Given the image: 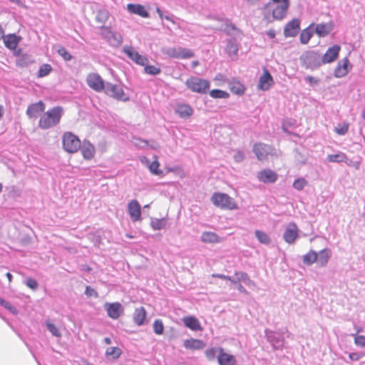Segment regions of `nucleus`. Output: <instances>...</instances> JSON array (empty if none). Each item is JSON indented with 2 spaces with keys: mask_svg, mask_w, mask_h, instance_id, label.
Returning <instances> with one entry per match:
<instances>
[{
  "mask_svg": "<svg viewBox=\"0 0 365 365\" xmlns=\"http://www.w3.org/2000/svg\"><path fill=\"white\" fill-rule=\"evenodd\" d=\"M289 6V3L287 2L284 4H265L262 8L264 19L268 23H271L274 20L279 21L283 19L286 16Z\"/></svg>",
  "mask_w": 365,
  "mask_h": 365,
  "instance_id": "obj_1",
  "label": "nucleus"
},
{
  "mask_svg": "<svg viewBox=\"0 0 365 365\" xmlns=\"http://www.w3.org/2000/svg\"><path fill=\"white\" fill-rule=\"evenodd\" d=\"M63 113L62 107H53L41 115L38 122V127L46 130L56 126L60 122Z\"/></svg>",
  "mask_w": 365,
  "mask_h": 365,
  "instance_id": "obj_2",
  "label": "nucleus"
},
{
  "mask_svg": "<svg viewBox=\"0 0 365 365\" xmlns=\"http://www.w3.org/2000/svg\"><path fill=\"white\" fill-rule=\"evenodd\" d=\"M301 66L312 71L319 68L322 64V54L318 51L308 50L299 56Z\"/></svg>",
  "mask_w": 365,
  "mask_h": 365,
  "instance_id": "obj_3",
  "label": "nucleus"
},
{
  "mask_svg": "<svg viewBox=\"0 0 365 365\" xmlns=\"http://www.w3.org/2000/svg\"><path fill=\"white\" fill-rule=\"evenodd\" d=\"M185 85L192 92L201 94L207 93L210 86V81L196 76L187 78Z\"/></svg>",
  "mask_w": 365,
  "mask_h": 365,
  "instance_id": "obj_4",
  "label": "nucleus"
},
{
  "mask_svg": "<svg viewBox=\"0 0 365 365\" xmlns=\"http://www.w3.org/2000/svg\"><path fill=\"white\" fill-rule=\"evenodd\" d=\"M211 200L216 207L222 209L232 210L237 208L234 200L225 193L215 192Z\"/></svg>",
  "mask_w": 365,
  "mask_h": 365,
  "instance_id": "obj_5",
  "label": "nucleus"
},
{
  "mask_svg": "<svg viewBox=\"0 0 365 365\" xmlns=\"http://www.w3.org/2000/svg\"><path fill=\"white\" fill-rule=\"evenodd\" d=\"M63 148L69 153H76L81 148V140L71 132H66L62 137Z\"/></svg>",
  "mask_w": 365,
  "mask_h": 365,
  "instance_id": "obj_6",
  "label": "nucleus"
},
{
  "mask_svg": "<svg viewBox=\"0 0 365 365\" xmlns=\"http://www.w3.org/2000/svg\"><path fill=\"white\" fill-rule=\"evenodd\" d=\"M103 91L109 97L118 101L125 102L129 100V97L125 93L122 87L118 85L106 82L105 89Z\"/></svg>",
  "mask_w": 365,
  "mask_h": 365,
  "instance_id": "obj_7",
  "label": "nucleus"
},
{
  "mask_svg": "<svg viewBox=\"0 0 365 365\" xmlns=\"http://www.w3.org/2000/svg\"><path fill=\"white\" fill-rule=\"evenodd\" d=\"M86 82L88 86L96 92H102L105 89L106 83L98 73H89Z\"/></svg>",
  "mask_w": 365,
  "mask_h": 365,
  "instance_id": "obj_8",
  "label": "nucleus"
},
{
  "mask_svg": "<svg viewBox=\"0 0 365 365\" xmlns=\"http://www.w3.org/2000/svg\"><path fill=\"white\" fill-rule=\"evenodd\" d=\"M265 336L274 349H282L284 346V337L279 334L269 329H265Z\"/></svg>",
  "mask_w": 365,
  "mask_h": 365,
  "instance_id": "obj_9",
  "label": "nucleus"
},
{
  "mask_svg": "<svg viewBox=\"0 0 365 365\" xmlns=\"http://www.w3.org/2000/svg\"><path fill=\"white\" fill-rule=\"evenodd\" d=\"M223 24L219 27L218 30L222 31L226 33L227 36L232 37H236L237 38L240 37L241 32L235 24L228 19L223 20Z\"/></svg>",
  "mask_w": 365,
  "mask_h": 365,
  "instance_id": "obj_10",
  "label": "nucleus"
},
{
  "mask_svg": "<svg viewBox=\"0 0 365 365\" xmlns=\"http://www.w3.org/2000/svg\"><path fill=\"white\" fill-rule=\"evenodd\" d=\"M340 49V46L337 44L329 47L326 53L323 56L322 55V64L330 63L334 61L339 57Z\"/></svg>",
  "mask_w": 365,
  "mask_h": 365,
  "instance_id": "obj_11",
  "label": "nucleus"
},
{
  "mask_svg": "<svg viewBox=\"0 0 365 365\" xmlns=\"http://www.w3.org/2000/svg\"><path fill=\"white\" fill-rule=\"evenodd\" d=\"M104 307L108 316L113 319H117L123 312V307L119 302H106Z\"/></svg>",
  "mask_w": 365,
  "mask_h": 365,
  "instance_id": "obj_12",
  "label": "nucleus"
},
{
  "mask_svg": "<svg viewBox=\"0 0 365 365\" xmlns=\"http://www.w3.org/2000/svg\"><path fill=\"white\" fill-rule=\"evenodd\" d=\"M128 212L133 222L141 220V206L136 200H132L128 203Z\"/></svg>",
  "mask_w": 365,
  "mask_h": 365,
  "instance_id": "obj_13",
  "label": "nucleus"
},
{
  "mask_svg": "<svg viewBox=\"0 0 365 365\" xmlns=\"http://www.w3.org/2000/svg\"><path fill=\"white\" fill-rule=\"evenodd\" d=\"M300 29V21L298 19H293L284 26V35L285 37L296 36Z\"/></svg>",
  "mask_w": 365,
  "mask_h": 365,
  "instance_id": "obj_14",
  "label": "nucleus"
},
{
  "mask_svg": "<svg viewBox=\"0 0 365 365\" xmlns=\"http://www.w3.org/2000/svg\"><path fill=\"white\" fill-rule=\"evenodd\" d=\"M123 51L132 61L138 65L145 66L148 62L145 56L140 55L138 52L135 51L133 47H125Z\"/></svg>",
  "mask_w": 365,
  "mask_h": 365,
  "instance_id": "obj_15",
  "label": "nucleus"
},
{
  "mask_svg": "<svg viewBox=\"0 0 365 365\" xmlns=\"http://www.w3.org/2000/svg\"><path fill=\"white\" fill-rule=\"evenodd\" d=\"M45 110V104L43 101H39L37 103L29 105L26 110V115L29 118H36L40 113Z\"/></svg>",
  "mask_w": 365,
  "mask_h": 365,
  "instance_id": "obj_16",
  "label": "nucleus"
},
{
  "mask_svg": "<svg viewBox=\"0 0 365 365\" xmlns=\"http://www.w3.org/2000/svg\"><path fill=\"white\" fill-rule=\"evenodd\" d=\"M297 237V226L294 223L289 224L283 234V238L284 241L288 244H292L295 242Z\"/></svg>",
  "mask_w": 365,
  "mask_h": 365,
  "instance_id": "obj_17",
  "label": "nucleus"
},
{
  "mask_svg": "<svg viewBox=\"0 0 365 365\" xmlns=\"http://www.w3.org/2000/svg\"><path fill=\"white\" fill-rule=\"evenodd\" d=\"M257 178L264 183H274L277 180V175L271 170L264 169L257 173Z\"/></svg>",
  "mask_w": 365,
  "mask_h": 365,
  "instance_id": "obj_18",
  "label": "nucleus"
},
{
  "mask_svg": "<svg viewBox=\"0 0 365 365\" xmlns=\"http://www.w3.org/2000/svg\"><path fill=\"white\" fill-rule=\"evenodd\" d=\"M217 359L219 365H236L237 364L235 357L225 352L224 349H220Z\"/></svg>",
  "mask_w": 365,
  "mask_h": 365,
  "instance_id": "obj_19",
  "label": "nucleus"
},
{
  "mask_svg": "<svg viewBox=\"0 0 365 365\" xmlns=\"http://www.w3.org/2000/svg\"><path fill=\"white\" fill-rule=\"evenodd\" d=\"M273 83L274 80L272 75L267 69H264L263 74L259 80V88L262 91H267Z\"/></svg>",
  "mask_w": 365,
  "mask_h": 365,
  "instance_id": "obj_20",
  "label": "nucleus"
},
{
  "mask_svg": "<svg viewBox=\"0 0 365 365\" xmlns=\"http://www.w3.org/2000/svg\"><path fill=\"white\" fill-rule=\"evenodd\" d=\"M175 112L182 118H188L193 114V109L187 103H179L175 106Z\"/></svg>",
  "mask_w": 365,
  "mask_h": 365,
  "instance_id": "obj_21",
  "label": "nucleus"
},
{
  "mask_svg": "<svg viewBox=\"0 0 365 365\" xmlns=\"http://www.w3.org/2000/svg\"><path fill=\"white\" fill-rule=\"evenodd\" d=\"M349 65V61L348 58H344L341 61H339L334 69V76L336 78H342L349 73L348 66Z\"/></svg>",
  "mask_w": 365,
  "mask_h": 365,
  "instance_id": "obj_22",
  "label": "nucleus"
},
{
  "mask_svg": "<svg viewBox=\"0 0 365 365\" xmlns=\"http://www.w3.org/2000/svg\"><path fill=\"white\" fill-rule=\"evenodd\" d=\"M127 9L130 14H137L143 18H149L150 14L141 4H128Z\"/></svg>",
  "mask_w": 365,
  "mask_h": 365,
  "instance_id": "obj_23",
  "label": "nucleus"
},
{
  "mask_svg": "<svg viewBox=\"0 0 365 365\" xmlns=\"http://www.w3.org/2000/svg\"><path fill=\"white\" fill-rule=\"evenodd\" d=\"M21 40V37L15 34L6 35L3 39L5 46L10 50L16 49Z\"/></svg>",
  "mask_w": 365,
  "mask_h": 365,
  "instance_id": "obj_24",
  "label": "nucleus"
},
{
  "mask_svg": "<svg viewBox=\"0 0 365 365\" xmlns=\"http://www.w3.org/2000/svg\"><path fill=\"white\" fill-rule=\"evenodd\" d=\"M252 150L259 160L265 159L269 154V147L264 143H255Z\"/></svg>",
  "mask_w": 365,
  "mask_h": 365,
  "instance_id": "obj_25",
  "label": "nucleus"
},
{
  "mask_svg": "<svg viewBox=\"0 0 365 365\" xmlns=\"http://www.w3.org/2000/svg\"><path fill=\"white\" fill-rule=\"evenodd\" d=\"M81 151L83 157L86 160H91L93 158L95 153L94 146L88 140H84L83 144H81Z\"/></svg>",
  "mask_w": 365,
  "mask_h": 365,
  "instance_id": "obj_26",
  "label": "nucleus"
},
{
  "mask_svg": "<svg viewBox=\"0 0 365 365\" xmlns=\"http://www.w3.org/2000/svg\"><path fill=\"white\" fill-rule=\"evenodd\" d=\"M327 160L330 163H345L348 165H352V160L349 159L346 155L342 152L336 154L328 155Z\"/></svg>",
  "mask_w": 365,
  "mask_h": 365,
  "instance_id": "obj_27",
  "label": "nucleus"
},
{
  "mask_svg": "<svg viewBox=\"0 0 365 365\" xmlns=\"http://www.w3.org/2000/svg\"><path fill=\"white\" fill-rule=\"evenodd\" d=\"M182 322L185 326L192 331H201L202 329L199 320L195 317H185Z\"/></svg>",
  "mask_w": 365,
  "mask_h": 365,
  "instance_id": "obj_28",
  "label": "nucleus"
},
{
  "mask_svg": "<svg viewBox=\"0 0 365 365\" xmlns=\"http://www.w3.org/2000/svg\"><path fill=\"white\" fill-rule=\"evenodd\" d=\"M183 345L187 349L200 350L205 346V343L202 340L192 338L185 340Z\"/></svg>",
  "mask_w": 365,
  "mask_h": 365,
  "instance_id": "obj_29",
  "label": "nucleus"
},
{
  "mask_svg": "<svg viewBox=\"0 0 365 365\" xmlns=\"http://www.w3.org/2000/svg\"><path fill=\"white\" fill-rule=\"evenodd\" d=\"M333 30L332 23L319 24L316 26L314 32L319 37H325L329 35Z\"/></svg>",
  "mask_w": 365,
  "mask_h": 365,
  "instance_id": "obj_30",
  "label": "nucleus"
},
{
  "mask_svg": "<svg viewBox=\"0 0 365 365\" xmlns=\"http://www.w3.org/2000/svg\"><path fill=\"white\" fill-rule=\"evenodd\" d=\"M330 250L328 249H324L317 253V259L316 262L320 267H324L327 265L330 258Z\"/></svg>",
  "mask_w": 365,
  "mask_h": 365,
  "instance_id": "obj_31",
  "label": "nucleus"
},
{
  "mask_svg": "<svg viewBox=\"0 0 365 365\" xmlns=\"http://www.w3.org/2000/svg\"><path fill=\"white\" fill-rule=\"evenodd\" d=\"M237 41L236 37H232L226 41L225 50L230 56L236 55L238 52Z\"/></svg>",
  "mask_w": 365,
  "mask_h": 365,
  "instance_id": "obj_32",
  "label": "nucleus"
},
{
  "mask_svg": "<svg viewBox=\"0 0 365 365\" xmlns=\"http://www.w3.org/2000/svg\"><path fill=\"white\" fill-rule=\"evenodd\" d=\"M200 238L201 241L205 243H217L220 242V237L213 232H204Z\"/></svg>",
  "mask_w": 365,
  "mask_h": 365,
  "instance_id": "obj_33",
  "label": "nucleus"
},
{
  "mask_svg": "<svg viewBox=\"0 0 365 365\" xmlns=\"http://www.w3.org/2000/svg\"><path fill=\"white\" fill-rule=\"evenodd\" d=\"M34 63V59L31 55L24 53L16 59V66L19 67H27Z\"/></svg>",
  "mask_w": 365,
  "mask_h": 365,
  "instance_id": "obj_34",
  "label": "nucleus"
},
{
  "mask_svg": "<svg viewBox=\"0 0 365 365\" xmlns=\"http://www.w3.org/2000/svg\"><path fill=\"white\" fill-rule=\"evenodd\" d=\"M146 317V312L144 307H141L135 309V313L133 314V320L134 322L140 326L143 324L145 319Z\"/></svg>",
  "mask_w": 365,
  "mask_h": 365,
  "instance_id": "obj_35",
  "label": "nucleus"
},
{
  "mask_svg": "<svg viewBox=\"0 0 365 365\" xmlns=\"http://www.w3.org/2000/svg\"><path fill=\"white\" fill-rule=\"evenodd\" d=\"M167 225L166 218H151L150 226L154 230H161Z\"/></svg>",
  "mask_w": 365,
  "mask_h": 365,
  "instance_id": "obj_36",
  "label": "nucleus"
},
{
  "mask_svg": "<svg viewBox=\"0 0 365 365\" xmlns=\"http://www.w3.org/2000/svg\"><path fill=\"white\" fill-rule=\"evenodd\" d=\"M317 259V252L312 250L303 256V263L307 266L312 265Z\"/></svg>",
  "mask_w": 365,
  "mask_h": 365,
  "instance_id": "obj_37",
  "label": "nucleus"
},
{
  "mask_svg": "<svg viewBox=\"0 0 365 365\" xmlns=\"http://www.w3.org/2000/svg\"><path fill=\"white\" fill-rule=\"evenodd\" d=\"M294 160L299 165H305L307 162V156L299 148H294L293 150Z\"/></svg>",
  "mask_w": 365,
  "mask_h": 365,
  "instance_id": "obj_38",
  "label": "nucleus"
},
{
  "mask_svg": "<svg viewBox=\"0 0 365 365\" xmlns=\"http://www.w3.org/2000/svg\"><path fill=\"white\" fill-rule=\"evenodd\" d=\"M314 24H311L309 27L304 29L300 34L299 39L300 42L302 44H307L309 41L310 38L312 37L314 32L311 31V27Z\"/></svg>",
  "mask_w": 365,
  "mask_h": 365,
  "instance_id": "obj_39",
  "label": "nucleus"
},
{
  "mask_svg": "<svg viewBox=\"0 0 365 365\" xmlns=\"http://www.w3.org/2000/svg\"><path fill=\"white\" fill-rule=\"evenodd\" d=\"M121 349L116 346L108 347L106 350V356L112 359H117L121 355Z\"/></svg>",
  "mask_w": 365,
  "mask_h": 365,
  "instance_id": "obj_40",
  "label": "nucleus"
},
{
  "mask_svg": "<svg viewBox=\"0 0 365 365\" xmlns=\"http://www.w3.org/2000/svg\"><path fill=\"white\" fill-rule=\"evenodd\" d=\"M109 16H110V14L107 10L101 9V10H98L96 14V21L98 23L101 24L102 25H105V24L108 21Z\"/></svg>",
  "mask_w": 365,
  "mask_h": 365,
  "instance_id": "obj_41",
  "label": "nucleus"
},
{
  "mask_svg": "<svg viewBox=\"0 0 365 365\" xmlns=\"http://www.w3.org/2000/svg\"><path fill=\"white\" fill-rule=\"evenodd\" d=\"M255 235L260 243H262L263 245L270 244L271 238L266 232L257 230H255Z\"/></svg>",
  "mask_w": 365,
  "mask_h": 365,
  "instance_id": "obj_42",
  "label": "nucleus"
},
{
  "mask_svg": "<svg viewBox=\"0 0 365 365\" xmlns=\"http://www.w3.org/2000/svg\"><path fill=\"white\" fill-rule=\"evenodd\" d=\"M230 89L235 94L242 95L244 93L245 88L241 83L235 81L230 83Z\"/></svg>",
  "mask_w": 365,
  "mask_h": 365,
  "instance_id": "obj_43",
  "label": "nucleus"
},
{
  "mask_svg": "<svg viewBox=\"0 0 365 365\" xmlns=\"http://www.w3.org/2000/svg\"><path fill=\"white\" fill-rule=\"evenodd\" d=\"M220 349L222 347H212L207 349L205 351V356L208 361H214L217 359V356L219 354Z\"/></svg>",
  "mask_w": 365,
  "mask_h": 365,
  "instance_id": "obj_44",
  "label": "nucleus"
},
{
  "mask_svg": "<svg viewBox=\"0 0 365 365\" xmlns=\"http://www.w3.org/2000/svg\"><path fill=\"white\" fill-rule=\"evenodd\" d=\"M52 71V67L50 64L44 63L41 65L38 69L37 76L43 78L48 76Z\"/></svg>",
  "mask_w": 365,
  "mask_h": 365,
  "instance_id": "obj_45",
  "label": "nucleus"
},
{
  "mask_svg": "<svg viewBox=\"0 0 365 365\" xmlns=\"http://www.w3.org/2000/svg\"><path fill=\"white\" fill-rule=\"evenodd\" d=\"M210 96L213 98H227L230 94L220 89H213L210 91Z\"/></svg>",
  "mask_w": 365,
  "mask_h": 365,
  "instance_id": "obj_46",
  "label": "nucleus"
},
{
  "mask_svg": "<svg viewBox=\"0 0 365 365\" xmlns=\"http://www.w3.org/2000/svg\"><path fill=\"white\" fill-rule=\"evenodd\" d=\"M144 71L145 73L156 76L160 73L161 69L155 66L152 65H145Z\"/></svg>",
  "mask_w": 365,
  "mask_h": 365,
  "instance_id": "obj_47",
  "label": "nucleus"
},
{
  "mask_svg": "<svg viewBox=\"0 0 365 365\" xmlns=\"http://www.w3.org/2000/svg\"><path fill=\"white\" fill-rule=\"evenodd\" d=\"M307 185V181L303 178L296 179L293 182V187L297 190H302Z\"/></svg>",
  "mask_w": 365,
  "mask_h": 365,
  "instance_id": "obj_48",
  "label": "nucleus"
},
{
  "mask_svg": "<svg viewBox=\"0 0 365 365\" xmlns=\"http://www.w3.org/2000/svg\"><path fill=\"white\" fill-rule=\"evenodd\" d=\"M154 332L158 335H161L164 331V325L161 319H156L153 323Z\"/></svg>",
  "mask_w": 365,
  "mask_h": 365,
  "instance_id": "obj_49",
  "label": "nucleus"
},
{
  "mask_svg": "<svg viewBox=\"0 0 365 365\" xmlns=\"http://www.w3.org/2000/svg\"><path fill=\"white\" fill-rule=\"evenodd\" d=\"M160 163L155 160L149 165V170L155 175H160L163 173V171L158 169Z\"/></svg>",
  "mask_w": 365,
  "mask_h": 365,
  "instance_id": "obj_50",
  "label": "nucleus"
},
{
  "mask_svg": "<svg viewBox=\"0 0 365 365\" xmlns=\"http://www.w3.org/2000/svg\"><path fill=\"white\" fill-rule=\"evenodd\" d=\"M99 29L101 31V36L103 38L106 39H110V37L113 36V34L112 33L110 30V27L106 26L105 25H101Z\"/></svg>",
  "mask_w": 365,
  "mask_h": 365,
  "instance_id": "obj_51",
  "label": "nucleus"
},
{
  "mask_svg": "<svg viewBox=\"0 0 365 365\" xmlns=\"http://www.w3.org/2000/svg\"><path fill=\"white\" fill-rule=\"evenodd\" d=\"M194 56L195 53L192 50L180 47V59L190 58L193 57Z\"/></svg>",
  "mask_w": 365,
  "mask_h": 365,
  "instance_id": "obj_52",
  "label": "nucleus"
},
{
  "mask_svg": "<svg viewBox=\"0 0 365 365\" xmlns=\"http://www.w3.org/2000/svg\"><path fill=\"white\" fill-rule=\"evenodd\" d=\"M57 53L66 61H71L73 58L71 54L63 46H59L57 49Z\"/></svg>",
  "mask_w": 365,
  "mask_h": 365,
  "instance_id": "obj_53",
  "label": "nucleus"
},
{
  "mask_svg": "<svg viewBox=\"0 0 365 365\" xmlns=\"http://www.w3.org/2000/svg\"><path fill=\"white\" fill-rule=\"evenodd\" d=\"M166 53L172 58L180 59V47H173L168 48Z\"/></svg>",
  "mask_w": 365,
  "mask_h": 365,
  "instance_id": "obj_54",
  "label": "nucleus"
},
{
  "mask_svg": "<svg viewBox=\"0 0 365 365\" xmlns=\"http://www.w3.org/2000/svg\"><path fill=\"white\" fill-rule=\"evenodd\" d=\"M46 327L48 330L52 334L53 336H61V333L58 328L52 323L47 322Z\"/></svg>",
  "mask_w": 365,
  "mask_h": 365,
  "instance_id": "obj_55",
  "label": "nucleus"
},
{
  "mask_svg": "<svg viewBox=\"0 0 365 365\" xmlns=\"http://www.w3.org/2000/svg\"><path fill=\"white\" fill-rule=\"evenodd\" d=\"M156 11L162 20L165 19L168 21L174 22L172 18V15H170L168 11L164 12L159 7H157Z\"/></svg>",
  "mask_w": 365,
  "mask_h": 365,
  "instance_id": "obj_56",
  "label": "nucleus"
},
{
  "mask_svg": "<svg viewBox=\"0 0 365 365\" xmlns=\"http://www.w3.org/2000/svg\"><path fill=\"white\" fill-rule=\"evenodd\" d=\"M25 284L32 290H36L38 287L37 281L31 277L26 279Z\"/></svg>",
  "mask_w": 365,
  "mask_h": 365,
  "instance_id": "obj_57",
  "label": "nucleus"
},
{
  "mask_svg": "<svg viewBox=\"0 0 365 365\" xmlns=\"http://www.w3.org/2000/svg\"><path fill=\"white\" fill-rule=\"evenodd\" d=\"M354 343L358 346L365 347V336L363 335L356 336L354 338Z\"/></svg>",
  "mask_w": 365,
  "mask_h": 365,
  "instance_id": "obj_58",
  "label": "nucleus"
},
{
  "mask_svg": "<svg viewBox=\"0 0 365 365\" xmlns=\"http://www.w3.org/2000/svg\"><path fill=\"white\" fill-rule=\"evenodd\" d=\"M84 293L87 297H94L96 298L98 297V292L90 286H86Z\"/></svg>",
  "mask_w": 365,
  "mask_h": 365,
  "instance_id": "obj_59",
  "label": "nucleus"
},
{
  "mask_svg": "<svg viewBox=\"0 0 365 365\" xmlns=\"http://www.w3.org/2000/svg\"><path fill=\"white\" fill-rule=\"evenodd\" d=\"M2 307H4L5 309H6L7 310H9L11 313H12L13 314H18V310L16 307H14V306H12L9 302L7 301H5V302L4 303V304L2 305Z\"/></svg>",
  "mask_w": 365,
  "mask_h": 365,
  "instance_id": "obj_60",
  "label": "nucleus"
},
{
  "mask_svg": "<svg viewBox=\"0 0 365 365\" xmlns=\"http://www.w3.org/2000/svg\"><path fill=\"white\" fill-rule=\"evenodd\" d=\"M235 275L237 277L239 282H245L249 277L248 274L244 272H235Z\"/></svg>",
  "mask_w": 365,
  "mask_h": 365,
  "instance_id": "obj_61",
  "label": "nucleus"
},
{
  "mask_svg": "<svg viewBox=\"0 0 365 365\" xmlns=\"http://www.w3.org/2000/svg\"><path fill=\"white\" fill-rule=\"evenodd\" d=\"M349 130V125L344 124V125L341 126L340 128H336V132L337 134L344 135H345Z\"/></svg>",
  "mask_w": 365,
  "mask_h": 365,
  "instance_id": "obj_62",
  "label": "nucleus"
},
{
  "mask_svg": "<svg viewBox=\"0 0 365 365\" xmlns=\"http://www.w3.org/2000/svg\"><path fill=\"white\" fill-rule=\"evenodd\" d=\"M364 356V354L359 352L350 353L349 357L351 361H358Z\"/></svg>",
  "mask_w": 365,
  "mask_h": 365,
  "instance_id": "obj_63",
  "label": "nucleus"
},
{
  "mask_svg": "<svg viewBox=\"0 0 365 365\" xmlns=\"http://www.w3.org/2000/svg\"><path fill=\"white\" fill-rule=\"evenodd\" d=\"M245 158V155L242 151H237L234 155V160L236 163H241Z\"/></svg>",
  "mask_w": 365,
  "mask_h": 365,
  "instance_id": "obj_64",
  "label": "nucleus"
}]
</instances>
